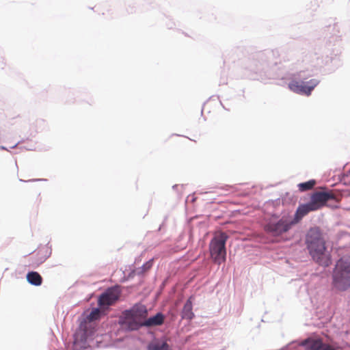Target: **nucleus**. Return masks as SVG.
Wrapping results in <instances>:
<instances>
[{
	"label": "nucleus",
	"instance_id": "nucleus-9",
	"mask_svg": "<svg viewBox=\"0 0 350 350\" xmlns=\"http://www.w3.org/2000/svg\"><path fill=\"white\" fill-rule=\"evenodd\" d=\"M306 342L308 344L306 350H337L331 345L323 343L319 339L307 340Z\"/></svg>",
	"mask_w": 350,
	"mask_h": 350
},
{
	"label": "nucleus",
	"instance_id": "nucleus-6",
	"mask_svg": "<svg viewBox=\"0 0 350 350\" xmlns=\"http://www.w3.org/2000/svg\"><path fill=\"white\" fill-rule=\"evenodd\" d=\"M121 291L118 286L107 288L98 298V304L100 309L104 311L111 306L114 305L119 299Z\"/></svg>",
	"mask_w": 350,
	"mask_h": 350
},
{
	"label": "nucleus",
	"instance_id": "nucleus-11",
	"mask_svg": "<svg viewBox=\"0 0 350 350\" xmlns=\"http://www.w3.org/2000/svg\"><path fill=\"white\" fill-rule=\"evenodd\" d=\"M148 350H172V349L165 341L154 340L149 344Z\"/></svg>",
	"mask_w": 350,
	"mask_h": 350
},
{
	"label": "nucleus",
	"instance_id": "nucleus-10",
	"mask_svg": "<svg viewBox=\"0 0 350 350\" xmlns=\"http://www.w3.org/2000/svg\"><path fill=\"white\" fill-rule=\"evenodd\" d=\"M164 322V316L162 313H157L154 317H150L148 319H146L145 321L143 323V327H152L161 325Z\"/></svg>",
	"mask_w": 350,
	"mask_h": 350
},
{
	"label": "nucleus",
	"instance_id": "nucleus-13",
	"mask_svg": "<svg viewBox=\"0 0 350 350\" xmlns=\"http://www.w3.org/2000/svg\"><path fill=\"white\" fill-rule=\"evenodd\" d=\"M27 280L29 283L34 286H40L42 283V276L36 271H31L27 274Z\"/></svg>",
	"mask_w": 350,
	"mask_h": 350
},
{
	"label": "nucleus",
	"instance_id": "nucleus-15",
	"mask_svg": "<svg viewBox=\"0 0 350 350\" xmlns=\"http://www.w3.org/2000/svg\"><path fill=\"white\" fill-rule=\"evenodd\" d=\"M152 266V260H149L147 262H146L141 268L140 269H142V271H139V273H142L145 271H147L148 270H149L151 267Z\"/></svg>",
	"mask_w": 350,
	"mask_h": 350
},
{
	"label": "nucleus",
	"instance_id": "nucleus-14",
	"mask_svg": "<svg viewBox=\"0 0 350 350\" xmlns=\"http://www.w3.org/2000/svg\"><path fill=\"white\" fill-rule=\"evenodd\" d=\"M316 181L314 180H310L305 183H301L298 185L299 191H306L313 188L315 185Z\"/></svg>",
	"mask_w": 350,
	"mask_h": 350
},
{
	"label": "nucleus",
	"instance_id": "nucleus-17",
	"mask_svg": "<svg viewBox=\"0 0 350 350\" xmlns=\"http://www.w3.org/2000/svg\"><path fill=\"white\" fill-rule=\"evenodd\" d=\"M41 252H42V250H40V251L37 252H36V255H38H38L41 253Z\"/></svg>",
	"mask_w": 350,
	"mask_h": 350
},
{
	"label": "nucleus",
	"instance_id": "nucleus-8",
	"mask_svg": "<svg viewBox=\"0 0 350 350\" xmlns=\"http://www.w3.org/2000/svg\"><path fill=\"white\" fill-rule=\"evenodd\" d=\"M101 310L100 308H94L86 317V319L80 323L79 331L83 332V337L84 338L90 336L93 334L94 331L89 328L92 327L94 321L98 320L100 318Z\"/></svg>",
	"mask_w": 350,
	"mask_h": 350
},
{
	"label": "nucleus",
	"instance_id": "nucleus-2",
	"mask_svg": "<svg viewBox=\"0 0 350 350\" xmlns=\"http://www.w3.org/2000/svg\"><path fill=\"white\" fill-rule=\"evenodd\" d=\"M306 245L314 260L324 267L329 265V255L326 252L325 242L319 228L309 230L306 236Z\"/></svg>",
	"mask_w": 350,
	"mask_h": 350
},
{
	"label": "nucleus",
	"instance_id": "nucleus-7",
	"mask_svg": "<svg viewBox=\"0 0 350 350\" xmlns=\"http://www.w3.org/2000/svg\"><path fill=\"white\" fill-rule=\"evenodd\" d=\"M318 83L319 81L317 79H311L308 82L292 80L288 83V88L293 92L309 96Z\"/></svg>",
	"mask_w": 350,
	"mask_h": 350
},
{
	"label": "nucleus",
	"instance_id": "nucleus-12",
	"mask_svg": "<svg viewBox=\"0 0 350 350\" xmlns=\"http://www.w3.org/2000/svg\"><path fill=\"white\" fill-rule=\"evenodd\" d=\"M194 314L192 312V301L189 299L184 305L182 311V318L191 320L193 318Z\"/></svg>",
	"mask_w": 350,
	"mask_h": 350
},
{
	"label": "nucleus",
	"instance_id": "nucleus-1",
	"mask_svg": "<svg viewBox=\"0 0 350 350\" xmlns=\"http://www.w3.org/2000/svg\"><path fill=\"white\" fill-rule=\"evenodd\" d=\"M334 199H335V195L332 191L325 189L316 191L311 194L309 202L300 204L297 207L292 220L285 217H282L278 221L273 219L265 226L264 229L268 234L278 237L288 232L293 225L298 224L310 212L322 208L326 206L328 201Z\"/></svg>",
	"mask_w": 350,
	"mask_h": 350
},
{
	"label": "nucleus",
	"instance_id": "nucleus-4",
	"mask_svg": "<svg viewBox=\"0 0 350 350\" xmlns=\"http://www.w3.org/2000/svg\"><path fill=\"white\" fill-rule=\"evenodd\" d=\"M333 285L340 291L350 287V256H343L337 261L333 272Z\"/></svg>",
	"mask_w": 350,
	"mask_h": 350
},
{
	"label": "nucleus",
	"instance_id": "nucleus-3",
	"mask_svg": "<svg viewBox=\"0 0 350 350\" xmlns=\"http://www.w3.org/2000/svg\"><path fill=\"white\" fill-rule=\"evenodd\" d=\"M148 316L146 307L141 304L134 305L131 309L124 311L120 318V323L129 330H137L143 327Z\"/></svg>",
	"mask_w": 350,
	"mask_h": 350
},
{
	"label": "nucleus",
	"instance_id": "nucleus-5",
	"mask_svg": "<svg viewBox=\"0 0 350 350\" xmlns=\"http://www.w3.org/2000/svg\"><path fill=\"white\" fill-rule=\"evenodd\" d=\"M228 237L224 232H221L214 237L209 244V250L211 258L218 265L225 262L226 250V242Z\"/></svg>",
	"mask_w": 350,
	"mask_h": 350
},
{
	"label": "nucleus",
	"instance_id": "nucleus-16",
	"mask_svg": "<svg viewBox=\"0 0 350 350\" xmlns=\"http://www.w3.org/2000/svg\"><path fill=\"white\" fill-rule=\"evenodd\" d=\"M46 258L45 257H42L40 259H39V260L36 261V262H34L35 260H33V262L36 263L37 265L41 264L42 262H43L44 260H45Z\"/></svg>",
	"mask_w": 350,
	"mask_h": 350
}]
</instances>
